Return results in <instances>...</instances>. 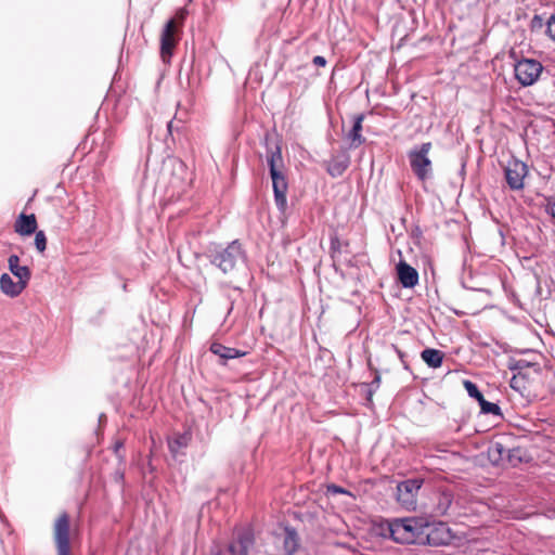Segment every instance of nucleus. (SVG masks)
Masks as SVG:
<instances>
[{
    "label": "nucleus",
    "instance_id": "obj_1",
    "mask_svg": "<svg viewBox=\"0 0 555 555\" xmlns=\"http://www.w3.org/2000/svg\"><path fill=\"white\" fill-rule=\"evenodd\" d=\"M429 525L420 518L393 519L387 522L384 537H389L401 544H429L438 545L441 542L436 541L427 530Z\"/></svg>",
    "mask_w": 555,
    "mask_h": 555
},
{
    "label": "nucleus",
    "instance_id": "obj_2",
    "mask_svg": "<svg viewBox=\"0 0 555 555\" xmlns=\"http://www.w3.org/2000/svg\"><path fill=\"white\" fill-rule=\"evenodd\" d=\"M207 258L223 274H232L246 262V253L238 240L228 243L225 246L212 244L207 249Z\"/></svg>",
    "mask_w": 555,
    "mask_h": 555
},
{
    "label": "nucleus",
    "instance_id": "obj_3",
    "mask_svg": "<svg viewBox=\"0 0 555 555\" xmlns=\"http://www.w3.org/2000/svg\"><path fill=\"white\" fill-rule=\"evenodd\" d=\"M268 165L270 169V176L273 184V193L274 201L278 209L280 211H284L286 209L287 201H286V192H287V181L285 176L278 167V163L282 164V153L281 147L279 145L275 146V150H271L268 155Z\"/></svg>",
    "mask_w": 555,
    "mask_h": 555
},
{
    "label": "nucleus",
    "instance_id": "obj_4",
    "mask_svg": "<svg viewBox=\"0 0 555 555\" xmlns=\"http://www.w3.org/2000/svg\"><path fill=\"white\" fill-rule=\"evenodd\" d=\"M430 150L431 143L425 142L414 146L408 153L411 169L421 181H425L431 176V160L428 157Z\"/></svg>",
    "mask_w": 555,
    "mask_h": 555
},
{
    "label": "nucleus",
    "instance_id": "obj_5",
    "mask_svg": "<svg viewBox=\"0 0 555 555\" xmlns=\"http://www.w3.org/2000/svg\"><path fill=\"white\" fill-rule=\"evenodd\" d=\"M423 481L417 478L403 480L397 486V501L405 509H415L417 493Z\"/></svg>",
    "mask_w": 555,
    "mask_h": 555
},
{
    "label": "nucleus",
    "instance_id": "obj_6",
    "mask_svg": "<svg viewBox=\"0 0 555 555\" xmlns=\"http://www.w3.org/2000/svg\"><path fill=\"white\" fill-rule=\"evenodd\" d=\"M298 546L299 539L296 530L286 527L282 533L273 537V550L270 555H294Z\"/></svg>",
    "mask_w": 555,
    "mask_h": 555
},
{
    "label": "nucleus",
    "instance_id": "obj_7",
    "mask_svg": "<svg viewBox=\"0 0 555 555\" xmlns=\"http://www.w3.org/2000/svg\"><path fill=\"white\" fill-rule=\"evenodd\" d=\"M69 530V516L63 513L56 518L53 530L57 555H69L70 553Z\"/></svg>",
    "mask_w": 555,
    "mask_h": 555
},
{
    "label": "nucleus",
    "instance_id": "obj_8",
    "mask_svg": "<svg viewBox=\"0 0 555 555\" xmlns=\"http://www.w3.org/2000/svg\"><path fill=\"white\" fill-rule=\"evenodd\" d=\"M504 175L506 183L511 190H522L524 179L528 175V166L524 162L513 158L507 162V165L504 168Z\"/></svg>",
    "mask_w": 555,
    "mask_h": 555
},
{
    "label": "nucleus",
    "instance_id": "obj_9",
    "mask_svg": "<svg viewBox=\"0 0 555 555\" xmlns=\"http://www.w3.org/2000/svg\"><path fill=\"white\" fill-rule=\"evenodd\" d=\"M254 545V535L249 531L237 534L236 539L231 541L224 548L211 551V555H248Z\"/></svg>",
    "mask_w": 555,
    "mask_h": 555
},
{
    "label": "nucleus",
    "instance_id": "obj_10",
    "mask_svg": "<svg viewBox=\"0 0 555 555\" xmlns=\"http://www.w3.org/2000/svg\"><path fill=\"white\" fill-rule=\"evenodd\" d=\"M175 21L169 20L162 31L160 36V56L164 63H169V60L173 53V49L177 43L175 36Z\"/></svg>",
    "mask_w": 555,
    "mask_h": 555
},
{
    "label": "nucleus",
    "instance_id": "obj_11",
    "mask_svg": "<svg viewBox=\"0 0 555 555\" xmlns=\"http://www.w3.org/2000/svg\"><path fill=\"white\" fill-rule=\"evenodd\" d=\"M169 164L171 166L172 173V178L170 180L171 186L177 189L179 193L184 192L191 181L185 164L176 158L171 159Z\"/></svg>",
    "mask_w": 555,
    "mask_h": 555
},
{
    "label": "nucleus",
    "instance_id": "obj_12",
    "mask_svg": "<svg viewBox=\"0 0 555 555\" xmlns=\"http://www.w3.org/2000/svg\"><path fill=\"white\" fill-rule=\"evenodd\" d=\"M397 269V276L399 283L404 288H412L415 285H417L420 275L415 268L410 266L403 260H400L396 267Z\"/></svg>",
    "mask_w": 555,
    "mask_h": 555
},
{
    "label": "nucleus",
    "instance_id": "obj_13",
    "mask_svg": "<svg viewBox=\"0 0 555 555\" xmlns=\"http://www.w3.org/2000/svg\"><path fill=\"white\" fill-rule=\"evenodd\" d=\"M27 285L20 280L14 282L9 273H2L0 276V291L10 298L20 296Z\"/></svg>",
    "mask_w": 555,
    "mask_h": 555
},
{
    "label": "nucleus",
    "instance_id": "obj_14",
    "mask_svg": "<svg viewBox=\"0 0 555 555\" xmlns=\"http://www.w3.org/2000/svg\"><path fill=\"white\" fill-rule=\"evenodd\" d=\"M10 272L20 281L28 284L31 278V271L27 266L20 264V257L11 255L8 259Z\"/></svg>",
    "mask_w": 555,
    "mask_h": 555
},
{
    "label": "nucleus",
    "instance_id": "obj_15",
    "mask_svg": "<svg viewBox=\"0 0 555 555\" xmlns=\"http://www.w3.org/2000/svg\"><path fill=\"white\" fill-rule=\"evenodd\" d=\"M349 165H350V157L348 154L344 153L341 155L333 157L328 162L326 170L331 177L338 178L347 170Z\"/></svg>",
    "mask_w": 555,
    "mask_h": 555
},
{
    "label": "nucleus",
    "instance_id": "obj_16",
    "mask_svg": "<svg viewBox=\"0 0 555 555\" xmlns=\"http://www.w3.org/2000/svg\"><path fill=\"white\" fill-rule=\"evenodd\" d=\"M37 221L35 215L21 214L15 222V232L21 235H30L36 232Z\"/></svg>",
    "mask_w": 555,
    "mask_h": 555
},
{
    "label": "nucleus",
    "instance_id": "obj_17",
    "mask_svg": "<svg viewBox=\"0 0 555 555\" xmlns=\"http://www.w3.org/2000/svg\"><path fill=\"white\" fill-rule=\"evenodd\" d=\"M210 351L224 361L242 358L246 354L245 351L232 347H227L220 343H212L210 345Z\"/></svg>",
    "mask_w": 555,
    "mask_h": 555
},
{
    "label": "nucleus",
    "instance_id": "obj_18",
    "mask_svg": "<svg viewBox=\"0 0 555 555\" xmlns=\"http://www.w3.org/2000/svg\"><path fill=\"white\" fill-rule=\"evenodd\" d=\"M363 119V114H359L353 117V125L348 133V139L350 140V149H357L365 141V139L361 134Z\"/></svg>",
    "mask_w": 555,
    "mask_h": 555
},
{
    "label": "nucleus",
    "instance_id": "obj_19",
    "mask_svg": "<svg viewBox=\"0 0 555 555\" xmlns=\"http://www.w3.org/2000/svg\"><path fill=\"white\" fill-rule=\"evenodd\" d=\"M453 502V494L450 491H441L436 496L434 512L438 516H444L449 512Z\"/></svg>",
    "mask_w": 555,
    "mask_h": 555
},
{
    "label": "nucleus",
    "instance_id": "obj_20",
    "mask_svg": "<svg viewBox=\"0 0 555 555\" xmlns=\"http://www.w3.org/2000/svg\"><path fill=\"white\" fill-rule=\"evenodd\" d=\"M443 357H444V354L442 351H440L438 349H434V348H426L421 352L422 360L429 367H433V369H438L442 365Z\"/></svg>",
    "mask_w": 555,
    "mask_h": 555
},
{
    "label": "nucleus",
    "instance_id": "obj_21",
    "mask_svg": "<svg viewBox=\"0 0 555 555\" xmlns=\"http://www.w3.org/2000/svg\"><path fill=\"white\" fill-rule=\"evenodd\" d=\"M489 457L493 463L504 461L507 453H511V449H506L501 442H493L488 450Z\"/></svg>",
    "mask_w": 555,
    "mask_h": 555
},
{
    "label": "nucleus",
    "instance_id": "obj_22",
    "mask_svg": "<svg viewBox=\"0 0 555 555\" xmlns=\"http://www.w3.org/2000/svg\"><path fill=\"white\" fill-rule=\"evenodd\" d=\"M509 59L513 60V62H511L509 65L513 66L514 69H519L524 65L528 66V69H537V70L544 69L542 64L534 60H529V59L517 60L515 57L514 51H511Z\"/></svg>",
    "mask_w": 555,
    "mask_h": 555
},
{
    "label": "nucleus",
    "instance_id": "obj_23",
    "mask_svg": "<svg viewBox=\"0 0 555 555\" xmlns=\"http://www.w3.org/2000/svg\"><path fill=\"white\" fill-rule=\"evenodd\" d=\"M541 73L542 72H513V76L522 87H528L539 80Z\"/></svg>",
    "mask_w": 555,
    "mask_h": 555
},
{
    "label": "nucleus",
    "instance_id": "obj_24",
    "mask_svg": "<svg viewBox=\"0 0 555 555\" xmlns=\"http://www.w3.org/2000/svg\"><path fill=\"white\" fill-rule=\"evenodd\" d=\"M191 440V435L188 433L176 436L169 441V449L172 453H177L179 449L185 448Z\"/></svg>",
    "mask_w": 555,
    "mask_h": 555
},
{
    "label": "nucleus",
    "instance_id": "obj_25",
    "mask_svg": "<svg viewBox=\"0 0 555 555\" xmlns=\"http://www.w3.org/2000/svg\"><path fill=\"white\" fill-rule=\"evenodd\" d=\"M480 410L483 414H492L495 416H502L501 408L499 404L489 402L485 398L479 402Z\"/></svg>",
    "mask_w": 555,
    "mask_h": 555
},
{
    "label": "nucleus",
    "instance_id": "obj_26",
    "mask_svg": "<svg viewBox=\"0 0 555 555\" xmlns=\"http://www.w3.org/2000/svg\"><path fill=\"white\" fill-rule=\"evenodd\" d=\"M464 387L468 393V396L470 398H474L478 401V403L480 402V400H482L485 397L482 396L481 391L479 390L478 386L470 382V380H465L464 382Z\"/></svg>",
    "mask_w": 555,
    "mask_h": 555
},
{
    "label": "nucleus",
    "instance_id": "obj_27",
    "mask_svg": "<svg viewBox=\"0 0 555 555\" xmlns=\"http://www.w3.org/2000/svg\"><path fill=\"white\" fill-rule=\"evenodd\" d=\"M35 246L39 251H44L47 247V237L43 231L35 232Z\"/></svg>",
    "mask_w": 555,
    "mask_h": 555
},
{
    "label": "nucleus",
    "instance_id": "obj_28",
    "mask_svg": "<svg viewBox=\"0 0 555 555\" xmlns=\"http://www.w3.org/2000/svg\"><path fill=\"white\" fill-rule=\"evenodd\" d=\"M547 37L555 42V12L548 17L545 23Z\"/></svg>",
    "mask_w": 555,
    "mask_h": 555
},
{
    "label": "nucleus",
    "instance_id": "obj_29",
    "mask_svg": "<svg viewBox=\"0 0 555 555\" xmlns=\"http://www.w3.org/2000/svg\"><path fill=\"white\" fill-rule=\"evenodd\" d=\"M178 73H179V81H180L181 86H183V81L185 80L188 82V86L191 88L193 80H195V78H196L195 77L196 72L185 70V72H178Z\"/></svg>",
    "mask_w": 555,
    "mask_h": 555
},
{
    "label": "nucleus",
    "instance_id": "obj_30",
    "mask_svg": "<svg viewBox=\"0 0 555 555\" xmlns=\"http://www.w3.org/2000/svg\"><path fill=\"white\" fill-rule=\"evenodd\" d=\"M326 492L328 494H348V495H351L350 491H348L347 489L340 487V486H337L335 483H331L327 486L326 488Z\"/></svg>",
    "mask_w": 555,
    "mask_h": 555
},
{
    "label": "nucleus",
    "instance_id": "obj_31",
    "mask_svg": "<svg viewBox=\"0 0 555 555\" xmlns=\"http://www.w3.org/2000/svg\"><path fill=\"white\" fill-rule=\"evenodd\" d=\"M544 25L545 23L543 17L538 14H535L530 22V28L532 31L540 30Z\"/></svg>",
    "mask_w": 555,
    "mask_h": 555
},
{
    "label": "nucleus",
    "instance_id": "obj_32",
    "mask_svg": "<svg viewBox=\"0 0 555 555\" xmlns=\"http://www.w3.org/2000/svg\"><path fill=\"white\" fill-rule=\"evenodd\" d=\"M516 453H519V449L511 450V453H507L505 457L507 462L513 466H516L519 462H521V459L517 456Z\"/></svg>",
    "mask_w": 555,
    "mask_h": 555
},
{
    "label": "nucleus",
    "instance_id": "obj_33",
    "mask_svg": "<svg viewBox=\"0 0 555 555\" xmlns=\"http://www.w3.org/2000/svg\"><path fill=\"white\" fill-rule=\"evenodd\" d=\"M531 365L530 362L526 360H517L513 365L509 366L511 370H522L525 367H529Z\"/></svg>",
    "mask_w": 555,
    "mask_h": 555
},
{
    "label": "nucleus",
    "instance_id": "obj_34",
    "mask_svg": "<svg viewBox=\"0 0 555 555\" xmlns=\"http://www.w3.org/2000/svg\"><path fill=\"white\" fill-rule=\"evenodd\" d=\"M312 64L317 67H324L326 65V60L324 56L317 55L312 59Z\"/></svg>",
    "mask_w": 555,
    "mask_h": 555
},
{
    "label": "nucleus",
    "instance_id": "obj_35",
    "mask_svg": "<svg viewBox=\"0 0 555 555\" xmlns=\"http://www.w3.org/2000/svg\"><path fill=\"white\" fill-rule=\"evenodd\" d=\"M392 348L395 349L396 353L398 354L399 359L401 360V362H402V364H403L404 369H405V370H408V369H409V366H408L406 362L404 361V357H405L404 352H403V351H401V350H400L397 346H395V345H392Z\"/></svg>",
    "mask_w": 555,
    "mask_h": 555
},
{
    "label": "nucleus",
    "instance_id": "obj_36",
    "mask_svg": "<svg viewBox=\"0 0 555 555\" xmlns=\"http://www.w3.org/2000/svg\"><path fill=\"white\" fill-rule=\"evenodd\" d=\"M509 386H511V388L519 391L520 390L519 379L516 376H513L509 382Z\"/></svg>",
    "mask_w": 555,
    "mask_h": 555
},
{
    "label": "nucleus",
    "instance_id": "obj_37",
    "mask_svg": "<svg viewBox=\"0 0 555 555\" xmlns=\"http://www.w3.org/2000/svg\"><path fill=\"white\" fill-rule=\"evenodd\" d=\"M547 211L555 219V201L550 204Z\"/></svg>",
    "mask_w": 555,
    "mask_h": 555
},
{
    "label": "nucleus",
    "instance_id": "obj_38",
    "mask_svg": "<svg viewBox=\"0 0 555 555\" xmlns=\"http://www.w3.org/2000/svg\"><path fill=\"white\" fill-rule=\"evenodd\" d=\"M379 382H380V377H379V375H376L371 385L375 386V388H377L379 386Z\"/></svg>",
    "mask_w": 555,
    "mask_h": 555
},
{
    "label": "nucleus",
    "instance_id": "obj_39",
    "mask_svg": "<svg viewBox=\"0 0 555 555\" xmlns=\"http://www.w3.org/2000/svg\"><path fill=\"white\" fill-rule=\"evenodd\" d=\"M122 442L121 441H117L114 446V451L115 453H118L119 449L122 448Z\"/></svg>",
    "mask_w": 555,
    "mask_h": 555
},
{
    "label": "nucleus",
    "instance_id": "obj_40",
    "mask_svg": "<svg viewBox=\"0 0 555 555\" xmlns=\"http://www.w3.org/2000/svg\"><path fill=\"white\" fill-rule=\"evenodd\" d=\"M126 112H125V107H120V114L117 116V120H121L122 117L125 116Z\"/></svg>",
    "mask_w": 555,
    "mask_h": 555
},
{
    "label": "nucleus",
    "instance_id": "obj_41",
    "mask_svg": "<svg viewBox=\"0 0 555 555\" xmlns=\"http://www.w3.org/2000/svg\"><path fill=\"white\" fill-rule=\"evenodd\" d=\"M185 14H186V11L185 10H181L178 15L181 20H183L185 17Z\"/></svg>",
    "mask_w": 555,
    "mask_h": 555
},
{
    "label": "nucleus",
    "instance_id": "obj_42",
    "mask_svg": "<svg viewBox=\"0 0 555 555\" xmlns=\"http://www.w3.org/2000/svg\"><path fill=\"white\" fill-rule=\"evenodd\" d=\"M116 475H117V477H118L119 479H122V478H124V474H122V473H118V472H117V473H116Z\"/></svg>",
    "mask_w": 555,
    "mask_h": 555
},
{
    "label": "nucleus",
    "instance_id": "obj_43",
    "mask_svg": "<svg viewBox=\"0 0 555 555\" xmlns=\"http://www.w3.org/2000/svg\"><path fill=\"white\" fill-rule=\"evenodd\" d=\"M171 124H172V121L170 120V121L168 122V125H167L169 130L171 129Z\"/></svg>",
    "mask_w": 555,
    "mask_h": 555
}]
</instances>
